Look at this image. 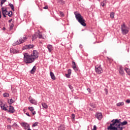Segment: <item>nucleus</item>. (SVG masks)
Masks as SVG:
<instances>
[{
    "mask_svg": "<svg viewBox=\"0 0 130 130\" xmlns=\"http://www.w3.org/2000/svg\"><path fill=\"white\" fill-rule=\"evenodd\" d=\"M75 114H72V120L73 121L75 120Z\"/></svg>",
    "mask_w": 130,
    "mask_h": 130,
    "instance_id": "nucleus-38",
    "label": "nucleus"
},
{
    "mask_svg": "<svg viewBox=\"0 0 130 130\" xmlns=\"http://www.w3.org/2000/svg\"><path fill=\"white\" fill-rule=\"evenodd\" d=\"M23 111H24V113H25V112H26V110H25V109H23Z\"/></svg>",
    "mask_w": 130,
    "mask_h": 130,
    "instance_id": "nucleus-53",
    "label": "nucleus"
},
{
    "mask_svg": "<svg viewBox=\"0 0 130 130\" xmlns=\"http://www.w3.org/2000/svg\"><path fill=\"white\" fill-rule=\"evenodd\" d=\"M87 90L89 93H91V89L90 88H88L87 89Z\"/></svg>",
    "mask_w": 130,
    "mask_h": 130,
    "instance_id": "nucleus-48",
    "label": "nucleus"
},
{
    "mask_svg": "<svg viewBox=\"0 0 130 130\" xmlns=\"http://www.w3.org/2000/svg\"><path fill=\"white\" fill-rule=\"evenodd\" d=\"M27 40V36H24L23 39H20L19 41H17L15 43L13 44L14 46H16V45H19V44H21V43H24L25 41Z\"/></svg>",
    "mask_w": 130,
    "mask_h": 130,
    "instance_id": "nucleus-5",
    "label": "nucleus"
},
{
    "mask_svg": "<svg viewBox=\"0 0 130 130\" xmlns=\"http://www.w3.org/2000/svg\"><path fill=\"white\" fill-rule=\"evenodd\" d=\"M112 123L110 124L107 128L108 130H123L124 126L123 125H126L127 124V121H124L122 122H120V119H113L111 121Z\"/></svg>",
    "mask_w": 130,
    "mask_h": 130,
    "instance_id": "nucleus-1",
    "label": "nucleus"
},
{
    "mask_svg": "<svg viewBox=\"0 0 130 130\" xmlns=\"http://www.w3.org/2000/svg\"><path fill=\"white\" fill-rule=\"evenodd\" d=\"M11 22H12V19H11V20H9V23H11Z\"/></svg>",
    "mask_w": 130,
    "mask_h": 130,
    "instance_id": "nucleus-54",
    "label": "nucleus"
},
{
    "mask_svg": "<svg viewBox=\"0 0 130 130\" xmlns=\"http://www.w3.org/2000/svg\"><path fill=\"white\" fill-rule=\"evenodd\" d=\"M90 106H91L92 108H96V105L94 104H90Z\"/></svg>",
    "mask_w": 130,
    "mask_h": 130,
    "instance_id": "nucleus-37",
    "label": "nucleus"
},
{
    "mask_svg": "<svg viewBox=\"0 0 130 130\" xmlns=\"http://www.w3.org/2000/svg\"><path fill=\"white\" fill-rule=\"evenodd\" d=\"M35 72H36V66H34L33 67V68L32 69V70L30 71V73L31 74H34V73H35Z\"/></svg>",
    "mask_w": 130,
    "mask_h": 130,
    "instance_id": "nucleus-22",
    "label": "nucleus"
},
{
    "mask_svg": "<svg viewBox=\"0 0 130 130\" xmlns=\"http://www.w3.org/2000/svg\"><path fill=\"white\" fill-rule=\"evenodd\" d=\"M8 103L10 105L13 104V103H14V100H13V99H12L8 100Z\"/></svg>",
    "mask_w": 130,
    "mask_h": 130,
    "instance_id": "nucleus-29",
    "label": "nucleus"
},
{
    "mask_svg": "<svg viewBox=\"0 0 130 130\" xmlns=\"http://www.w3.org/2000/svg\"><path fill=\"white\" fill-rule=\"evenodd\" d=\"M66 77L67 78H70L71 77V74H69V73L66 74Z\"/></svg>",
    "mask_w": 130,
    "mask_h": 130,
    "instance_id": "nucleus-41",
    "label": "nucleus"
},
{
    "mask_svg": "<svg viewBox=\"0 0 130 130\" xmlns=\"http://www.w3.org/2000/svg\"><path fill=\"white\" fill-rule=\"evenodd\" d=\"M21 125L23 127H27V128H29L30 127V126L27 123H21Z\"/></svg>",
    "mask_w": 130,
    "mask_h": 130,
    "instance_id": "nucleus-16",
    "label": "nucleus"
},
{
    "mask_svg": "<svg viewBox=\"0 0 130 130\" xmlns=\"http://www.w3.org/2000/svg\"><path fill=\"white\" fill-rule=\"evenodd\" d=\"M13 27H14V24H12L11 25V26H10V28H11V29H13Z\"/></svg>",
    "mask_w": 130,
    "mask_h": 130,
    "instance_id": "nucleus-47",
    "label": "nucleus"
},
{
    "mask_svg": "<svg viewBox=\"0 0 130 130\" xmlns=\"http://www.w3.org/2000/svg\"><path fill=\"white\" fill-rule=\"evenodd\" d=\"M105 3H106V1H104L103 2L101 3L102 7H104L105 6Z\"/></svg>",
    "mask_w": 130,
    "mask_h": 130,
    "instance_id": "nucleus-31",
    "label": "nucleus"
},
{
    "mask_svg": "<svg viewBox=\"0 0 130 130\" xmlns=\"http://www.w3.org/2000/svg\"><path fill=\"white\" fill-rule=\"evenodd\" d=\"M3 30H6V28H5V27H4V28H3Z\"/></svg>",
    "mask_w": 130,
    "mask_h": 130,
    "instance_id": "nucleus-55",
    "label": "nucleus"
},
{
    "mask_svg": "<svg viewBox=\"0 0 130 130\" xmlns=\"http://www.w3.org/2000/svg\"><path fill=\"white\" fill-rule=\"evenodd\" d=\"M28 100L29 101V102H30V103H31V104H34L35 105H36L37 102H36V101L33 99H32V97L29 96L28 98Z\"/></svg>",
    "mask_w": 130,
    "mask_h": 130,
    "instance_id": "nucleus-8",
    "label": "nucleus"
},
{
    "mask_svg": "<svg viewBox=\"0 0 130 130\" xmlns=\"http://www.w3.org/2000/svg\"><path fill=\"white\" fill-rule=\"evenodd\" d=\"M26 115H27V116L30 117V114H29L28 112H27V113H26Z\"/></svg>",
    "mask_w": 130,
    "mask_h": 130,
    "instance_id": "nucleus-51",
    "label": "nucleus"
},
{
    "mask_svg": "<svg viewBox=\"0 0 130 130\" xmlns=\"http://www.w3.org/2000/svg\"><path fill=\"white\" fill-rule=\"evenodd\" d=\"M43 9H44V10H47V9H48V6H46L45 7H43Z\"/></svg>",
    "mask_w": 130,
    "mask_h": 130,
    "instance_id": "nucleus-46",
    "label": "nucleus"
},
{
    "mask_svg": "<svg viewBox=\"0 0 130 130\" xmlns=\"http://www.w3.org/2000/svg\"><path fill=\"white\" fill-rule=\"evenodd\" d=\"M119 73L121 76H124V72L123 71V68L122 66H120L119 69Z\"/></svg>",
    "mask_w": 130,
    "mask_h": 130,
    "instance_id": "nucleus-7",
    "label": "nucleus"
},
{
    "mask_svg": "<svg viewBox=\"0 0 130 130\" xmlns=\"http://www.w3.org/2000/svg\"><path fill=\"white\" fill-rule=\"evenodd\" d=\"M32 114L33 115H35V114H36V111L33 112L32 113Z\"/></svg>",
    "mask_w": 130,
    "mask_h": 130,
    "instance_id": "nucleus-50",
    "label": "nucleus"
},
{
    "mask_svg": "<svg viewBox=\"0 0 130 130\" xmlns=\"http://www.w3.org/2000/svg\"><path fill=\"white\" fill-rule=\"evenodd\" d=\"M121 31L123 35H126V34H127L129 32V28L126 26L125 24L123 23L121 25Z\"/></svg>",
    "mask_w": 130,
    "mask_h": 130,
    "instance_id": "nucleus-4",
    "label": "nucleus"
},
{
    "mask_svg": "<svg viewBox=\"0 0 130 130\" xmlns=\"http://www.w3.org/2000/svg\"><path fill=\"white\" fill-rule=\"evenodd\" d=\"M28 109H29V110H30L31 112H32V111L35 110L34 108L33 107H29L28 108Z\"/></svg>",
    "mask_w": 130,
    "mask_h": 130,
    "instance_id": "nucleus-32",
    "label": "nucleus"
},
{
    "mask_svg": "<svg viewBox=\"0 0 130 130\" xmlns=\"http://www.w3.org/2000/svg\"><path fill=\"white\" fill-rule=\"evenodd\" d=\"M74 14L76 20L79 22V23H80V24L82 26H84V27L86 26V20L84 19V18L82 15H81V14L79 13L78 12H76L74 13Z\"/></svg>",
    "mask_w": 130,
    "mask_h": 130,
    "instance_id": "nucleus-3",
    "label": "nucleus"
},
{
    "mask_svg": "<svg viewBox=\"0 0 130 130\" xmlns=\"http://www.w3.org/2000/svg\"><path fill=\"white\" fill-rule=\"evenodd\" d=\"M68 74H69L70 75H71V74H72V70L71 69H69L68 71Z\"/></svg>",
    "mask_w": 130,
    "mask_h": 130,
    "instance_id": "nucleus-42",
    "label": "nucleus"
},
{
    "mask_svg": "<svg viewBox=\"0 0 130 130\" xmlns=\"http://www.w3.org/2000/svg\"><path fill=\"white\" fill-rule=\"evenodd\" d=\"M59 14H60L61 17H64V14H63V12L60 11Z\"/></svg>",
    "mask_w": 130,
    "mask_h": 130,
    "instance_id": "nucleus-36",
    "label": "nucleus"
},
{
    "mask_svg": "<svg viewBox=\"0 0 130 130\" xmlns=\"http://www.w3.org/2000/svg\"><path fill=\"white\" fill-rule=\"evenodd\" d=\"M72 63H73L72 68L74 70V71H78V69L77 68V65L76 64V62L75 61H73Z\"/></svg>",
    "mask_w": 130,
    "mask_h": 130,
    "instance_id": "nucleus-15",
    "label": "nucleus"
},
{
    "mask_svg": "<svg viewBox=\"0 0 130 130\" xmlns=\"http://www.w3.org/2000/svg\"><path fill=\"white\" fill-rule=\"evenodd\" d=\"M10 52L15 54L16 53H19V51L18 50L14 49V48H11L10 49Z\"/></svg>",
    "mask_w": 130,
    "mask_h": 130,
    "instance_id": "nucleus-9",
    "label": "nucleus"
},
{
    "mask_svg": "<svg viewBox=\"0 0 130 130\" xmlns=\"http://www.w3.org/2000/svg\"><path fill=\"white\" fill-rule=\"evenodd\" d=\"M69 87L70 88V89L71 90H72V92H74V89H73V86H72V85H69Z\"/></svg>",
    "mask_w": 130,
    "mask_h": 130,
    "instance_id": "nucleus-39",
    "label": "nucleus"
},
{
    "mask_svg": "<svg viewBox=\"0 0 130 130\" xmlns=\"http://www.w3.org/2000/svg\"><path fill=\"white\" fill-rule=\"evenodd\" d=\"M95 72L96 74H102L103 73V69L102 68L101 65L95 66Z\"/></svg>",
    "mask_w": 130,
    "mask_h": 130,
    "instance_id": "nucleus-6",
    "label": "nucleus"
},
{
    "mask_svg": "<svg viewBox=\"0 0 130 130\" xmlns=\"http://www.w3.org/2000/svg\"><path fill=\"white\" fill-rule=\"evenodd\" d=\"M34 47V45H27L24 46V49H31Z\"/></svg>",
    "mask_w": 130,
    "mask_h": 130,
    "instance_id": "nucleus-13",
    "label": "nucleus"
},
{
    "mask_svg": "<svg viewBox=\"0 0 130 130\" xmlns=\"http://www.w3.org/2000/svg\"><path fill=\"white\" fill-rule=\"evenodd\" d=\"M47 48H48L49 52H51L53 50V47L50 44L47 45Z\"/></svg>",
    "mask_w": 130,
    "mask_h": 130,
    "instance_id": "nucleus-12",
    "label": "nucleus"
},
{
    "mask_svg": "<svg viewBox=\"0 0 130 130\" xmlns=\"http://www.w3.org/2000/svg\"><path fill=\"white\" fill-rule=\"evenodd\" d=\"M1 102L0 106L2 108V109H3V110L7 111L8 109H7V107H6V105L4 104V103Z\"/></svg>",
    "mask_w": 130,
    "mask_h": 130,
    "instance_id": "nucleus-10",
    "label": "nucleus"
},
{
    "mask_svg": "<svg viewBox=\"0 0 130 130\" xmlns=\"http://www.w3.org/2000/svg\"><path fill=\"white\" fill-rule=\"evenodd\" d=\"M42 106L43 108H45V109H47L48 108V106H47V104L45 103H42Z\"/></svg>",
    "mask_w": 130,
    "mask_h": 130,
    "instance_id": "nucleus-20",
    "label": "nucleus"
},
{
    "mask_svg": "<svg viewBox=\"0 0 130 130\" xmlns=\"http://www.w3.org/2000/svg\"><path fill=\"white\" fill-rule=\"evenodd\" d=\"M11 127L12 126H11V125H7V128H8L9 129H11Z\"/></svg>",
    "mask_w": 130,
    "mask_h": 130,
    "instance_id": "nucleus-44",
    "label": "nucleus"
},
{
    "mask_svg": "<svg viewBox=\"0 0 130 130\" xmlns=\"http://www.w3.org/2000/svg\"><path fill=\"white\" fill-rule=\"evenodd\" d=\"M12 126H13V127H15L16 128H18L19 127V126L18 125V124L15 123Z\"/></svg>",
    "mask_w": 130,
    "mask_h": 130,
    "instance_id": "nucleus-35",
    "label": "nucleus"
},
{
    "mask_svg": "<svg viewBox=\"0 0 130 130\" xmlns=\"http://www.w3.org/2000/svg\"><path fill=\"white\" fill-rule=\"evenodd\" d=\"M125 71L126 73H127V75H128V76H130V70H129V69L125 68Z\"/></svg>",
    "mask_w": 130,
    "mask_h": 130,
    "instance_id": "nucleus-24",
    "label": "nucleus"
},
{
    "mask_svg": "<svg viewBox=\"0 0 130 130\" xmlns=\"http://www.w3.org/2000/svg\"><path fill=\"white\" fill-rule=\"evenodd\" d=\"M24 61L26 63H31L33 62L38 57V52L36 50L33 51L32 54L29 55L28 53H24Z\"/></svg>",
    "mask_w": 130,
    "mask_h": 130,
    "instance_id": "nucleus-2",
    "label": "nucleus"
},
{
    "mask_svg": "<svg viewBox=\"0 0 130 130\" xmlns=\"http://www.w3.org/2000/svg\"><path fill=\"white\" fill-rule=\"evenodd\" d=\"M38 37L39 38H40V39H45L46 38V37H43V36H42V35H41V34H38Z\"/></svg>",
    "mask_w": 130,
    "mask_h": 130,
    "instance_id": "nucleus-23",
    "label": "nucleus"
},
{
    "mask_svg": "<svg viewBox=\"0 0 130 130\" xmlns=\"http://www.w3.org/2000/svg\"><path fill=\"white\" fill-rule=\"evenodd\" d=\"M95 116H96V118H98V119L100 120L101 119H102V113H97L95 114Z\"/></svg>",
    "mask_w": 130,
    "mask_h": 130,
    "instance_id": "nucleus-11",
    "label": "nucleus"
},
{
    "mask_svg": "<svg viewBox=\"0 0 130 130\" xmlns=\"http://www.w3.org/2000/svg\"><path fill=\"white\" fill-rule=\"evenodd\" d=\"M2 11L3 15H8V14H7V13H8V11H7V9H5L4 7L2 8Z\"/></svg>",
    "mask_w": 130,
    "mask_h": 130,
    "instance_id": "nucleus-17",
    "label": "nucleus"
},
{
    "mask_svg": "<svg viewBox=\"0 0 130 130\" xmlns=\"http://www.w3.org/2000/svg\"><path fill=\"white\" fill-rule=\"evenodd\" d=\"M97 129V126L96 125L93 126V128L92 130H96Z\"/></svg>",
    "mask_w": 130,
    "mask_h": 130,
    "instance_id": "nucleus-45",
    "label": "nucleus"
},
{
    "mask_svg": "<svg viewBox=\"0 0 130 130\" xmlns=\"http://www.w3.org/2000/svg\"><path fill=\"white\" fill-rule=\"evenodd\" d=\"M38 125V123L35 122L34 124H32V126L34 127L37 126Z\"/></svg>",
    "mask_w": 130,
    "mask_h": 130,
    "instance_id": "nucleus-40",
    "label": "nucleus"
},
{
    "mask_svg": "<svg viewBox=\"0 0 130 130\" xmlns=\"http://www.w3.org/2000/svg\"><path fill=\"white\" fill-rule=\"evenodd\" d=\"M27 130H32V129H30V128H28V129H27Z\"/></svg>",
    "mask_w": 130,
    "mask_h": 130,
    "instance_id": "nucleus-56",
    "label": "nucleus"
},
{
    "mask_svg": "<svg viewBox=\"0 0 130 130\" xmlns=\"http://www.w3.org/2000/svg\"><path fill=\"white\" fill-rule=\"evenodd\" d=\"M36 38H37V37L36 36V35H33L32 38V41H34V40H35V39H36Z\"/></svg>",
    "mask_w": 130,
    "mask_h": 130,
    "instance_id": "nucleus-34",
    "label": "nucleus"
},
{
    "mask_svg": "<svg viewBox=\"0 0 130 130\" xmlns=\"http://www.w3.org/2000/svg\"><path fill=\"white\" fill-rule=\"evenodd\" d=\"M7 15L9 16V17H11L12 16H13V11H10L8 12V13L7 14Z\"/></svg>",
    "mask_w": 130,
    "mask_h": 130,
    "instance_id": "nucleus-27",
    "label": "nucleus"
},
{
    "mask_svg": "<svg viewBox=\"0 0 130 130\" xmlns=\"http://www.w3.org/2000/svg\"><path fill=\"white\" fill-rule=\"evenodd\" d=\"M6 14H3V16H4V18H6L7 16H6Z\"/></svg>",
    "mask_w": 130,
    "mask_h": 130,
    "instance_id": "nucleus-52",
    "label": "nucleus"
},
{
    "mask_svg": "<svg viewBox=\"0 0 130 130\" xmlns=\"http://www.w3.org/2000/svg\"><path fill=\"white\" fill-rule=\"evenodd\" d=\"M58 130H66V127L64 126V125H60L58 127Z\"/></svg>",
    "mask_w": 130,
    "mask_h": 130,
    "instance_id": "nucleus-19",
    "label": "nucleus"
},
{
    "mask_svg": "<svg viewBox=\"0 0 130 130\" xmlns=\"http://www.w3.org/2000/svg\"><path fill=\"white\" fill-rule=\"evenodd\" d=\"M124 105V102H119L116 104V106L118 107H120V106H123Z\"/></svg>",
    "mask_w": 130,
    "mask_h": 130,
    "instance_id": "nucleus-18",
    "label": "nucleus"
},
{
    "mask_svg": "<svg viewBox=\"0 0 130 130\" xmlns=\"http://www.w3.org/2000/svg\"><path fill=\"white\" fill-rule=\"evenodd\" d=\"M50 75L52 80H55V76H54V74H53L52 72H50Z\"/></svg>",
    "mask_w": 130,
    "mask_h": 130,
    "instance_id": "nucleus-21",
    "label": "nucleus"
},
{
    "mask_svg": "<svg viewBox=\"0 0 130 130\" xmlns=\"http://www.w3.org/2000/svg\"><path fill=\"white\" fill-rule=\"evenodd\" d=\"M9 5L10 8H11V10H12V11H15V8H14V5L11 4H9Z\"/></svg>",
    "mask_w": 130,
    "mask_h": 130,
    "instance_id": "nucleus-26",
    "label": "nucleus"
},
{
    "mask_svg": "<svg viewBox=\"0 0 130 130\" xmlns=\"http://www.w3.org/2000/svg\"><path fill=\"white\" fill-rule=\"evenodd\" d=\"M7 2V0H1V7H3V5L5 4Z\"/></svg>",
    "mask_w": 130,
    "mask_h": 130,
    "instance_id": "nucleus-25",
    "label": "nucleus"
},
{
    "mask_svg": "<svg viewBox=\"0 0 130 130\" xmlns=\"http://www.w3.org/2000/svg\"><path fill=\"white\" fill-rule=\"evenodd\" d=\"M104 91H105L106 95H107V94H108V90L107 89L105 88L104 89Z\"/></svg>",
    "mask_w": 130,
    "mask_h": 130,
    "instance_id": "nucleus-43",
    "label": "nucleus"
},
{
    "mask_svg": "<svg viewBox=\"0 0 130 130\" xmlns=\"http://www.w3.org/2000/svg\"><path fill=\"white\" fill-rule=\"evenodd\" d=\"M3 96L4 97H9L10 96V94H9V93H5L3 94Z\"/></svg>",
    "mask_w": 130,
    "mask_h": 130,
    "instance_id": "nucleus-33",
    "label": "nucleus"
},
{
    "mask_svg": "<svg viewBox=\"0 0 130 130\" xmlns=\"http://www.w3.org/2000/svg\"><path fill=\"white\" fill-rule=\"evenodd\" d=\"M126 103H130V100H126Z\"/></svg>",
    "mask_w": 130,
    "mask_h": 130,
    "instance_id": "nucleus-49",
    "label": "nucleus"
},
{
    "mask_svg": "<svg viewBox=\"0 0 130 130\" xmlns=\"http://www.w3.org/2000/svg\"><path fill=\"white\" fill-rule=\"evenodd\" d=\"M58 3H60L61 5H64V1L63 0H58Z\"/></svg>",
    "mask_w": 130,
    "mask_h": 130,
    "instance_id": "nucleus-30",
    "label": "nucleus"
},
{
    "mask_svg": "<svg viewBox=\"0 0 130 130\" xmlns=\"http://www.w3.org/2000/svg\"><path fill=\"white\" fill-rule=\"evenodd\" d=\"M9 112L11 113H14V112H15V109H14V107L10 106Z\"/></svg>",
    "mask_w": 130,
    "mask_h": 130,
    "instance_id": "nucleus-14",
    "label": "nucleus"
},
{
    "mask_svg": "<svg viewBox=\"0 0 130 130\" xmlns=\"http://www.w3.org/2000/svg\"><path fill=\"white\" fill-rule=\"evenodd\" d=\"M110 17L111 19H113L114 18V13L113 12H111L110 13Z\"/></svg>",
    "mask_w": 130,
    "mask_h": 130,
    "instance_id": "nucleus-28",
    "label": "nucleus"
}]
</instances>
